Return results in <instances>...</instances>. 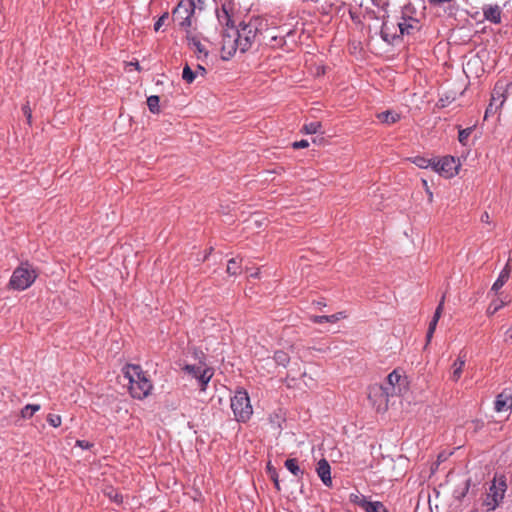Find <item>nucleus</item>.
Masks as SVG:
<instances>
[{
	"instance_id": "1",
	"label": "nucleus",
	"mask_w": 512,
	"mask_h": 512,
	"mask_svg": "<svg viewBox=\"0 0 512 512\" xmlns=\"http://www.w3.org/2000/svg\"><path fill=\"white\" fill-rule=\"evenodd\" d=\"M119 379L123 386L128 387L131 396L135 399L146 398L153 388L150 379L139 365L128 364L124 366Z\"/></svg>"
},
{
	"instance_id": "2",
	"label": "nucleus",
	"mask_w": 512,
	"mask_h": 512,
	"mask_svg": "<svg viewBox=\"0 0 512 512\" xmlns=\"http://www.w3.org/2000/svg\"><path fill=\"white\" fill-rule=\"evenodd\" d=\"M397 19L399 21L398 29L402 38H416L420 34L423 22L420 14L411 4H407L402 8Z\"/></svg>"
},
{
	"instance_id": "3",
	"label": "nucleus",
	"mask_w": 512,
	"mask_h": 512,
	"mask_svg": "<svg viewBox=\"0 0 512 512\" xmlns=\"http://www.w3.org/2000/svg\"><path fill=\"white\" fill-rule=\"evenodd\" d=\"M507 490L506 480L503 476L494 477L486 494L484 495L481 507L484 512H492L498 508L505 497Z\"/></svg>"
},
{
	"instance_id": "4",
	"label": "nucleus",
	"mask_w": 512,
	"mask_h": 512,
	"mask_svg": "<svg viewBox=\"0 0 512 512\" xmlns=\"http://www.w3.org/2000/svg\"><path fill=\"white\" fill-rule=\"evenodd\" d=\"M230 407L234 414L235 420L238 422H247L253 414V408L247 391L239 388L235 391L234 396L230 399Z\"/></svg>"
},
{
	"instance_id": "5",
	"label": "nucleus",
	"mask_w": 512,
	"mask_h": 512,
	"mask_svg": "<svg viewBox=\"0 0 512 512\" xmlns=\"http://www.w3.org/2000/svg\"><path fill=\"white\" fill-rule=\"evenodd\" d=\"M36 278L35 269L28 262H24L14 270L9 285L16 290H25L33 284Z\"/></svg>"
},
{
	"instance_id": "6",
	"label": "nucleus",
	"mask_w": 512,
	"mask_h": 512,
	"mask_svg": "<svg viewBox=\"0 0 512 512\" xmlns=\"http://www.w3.org/2000/svg\"><path fill=\"white\" fill-rule=\"evenodd\" d=\"M238 37V45L240 46V52L244 53L249 50L257 35V26L253 22H242L238 28H235Z\"/></svg>"
},
{
	"instance_id": "7",
	"label": "nucleus",
	"mask_w": 512,
	"mask_h": 512,
	"mask_svg": "<svg viewBox=\"0 0 512 512\" xmlns=\"http://www.w3.org/2000/svg\"><path fill=\"white\" fill-rule=\"evenodd\" d=\"M183 370L186 374L191 376L197 381L201 391L206 390V386L213 376V370L204 364L198 365H185Z\"/></svg>"
},
{
	"instance_id": "8",
	"label": "nucleus",
	"mask_w": 512,
	"mask_h": 512,
	"mask_svg": "<svg viewBox=\"0 0 512 512\" xmlns=\"http://www.w3.org/2000/svg\"><path fill=\"white\" fill-rule=\"evenodd\" d=\"M221 50L223 53V59L226 60L232 57L238 50L240 51L237 32L234 27L226 28L224 30L222 34Z\"/></svg>"
},
{
	"instance_id": "9",
	"label": "nucleus",
	"mask_w": 512,
	"mask_h": 512,
	"mask_svg": "<svg viewBox=\"0 0 512 512\" xmlns=\"http://www.w3.org/2000/svg\"><path fill=\"white\" fill-rule=\"evenodd\" d=\"M433 170L445 178H452L458 174L459 165L452 156H444L439 160L434 159Z\"/></svg>"
},
{
	"instance_id": "10",
	"label": "nucleus",
	"mask_w": 512,
	"mask_h": 512,
	"mask_svg": "<svg viewBox=\"0 0 512 512\" xmlns=\"http://www.w3.org/2000/svg\"><path fill=\"white\" fill-rule=\"evenodd\" d=\"M368 399L378 412L387 410L389 398L381 385L373 384L369 387Z\"/></svg>"
},
{
	"instance_id": "11",
	"label": "nucleus",
	"mask_w": 512,
	"mask_h": 512,
	"mask_svg": "<svg viewBox=\"0 0 512 512\" xmlns=\"http://www.w3.org/2000/svg\"><path fill=\"white\" fill-rule=\"evenodd\" d=\"M350 501L359 506L365 512H388L382 502L369 501L366 496L361 494H351Z\"/></svg>"
},
{
	"instance_id": "12",
	"label": "nucleus",
	"mask_w": 512,
	"mask_h": 512,
	"mask_svg": "<svg viewBox=\"0 0 512 512\" xmlns=\"http://www.w3.org/2000/svg\"><path fill=\"white\" fill-rule=\"evenodd\" d=\"M399 21L385 19L381 27V36L383 40L389 44L394 43L396 40L402 38L398 29Z\"/></svg>"
},
{
	"instance_id": "13",
	"label": "nucleus",
	"mask_w": 512,
	"mask_h": 512,
	"mask_svg": "<svg viewBox=\"0 0 512 512\" xmlns=\"http://www.w3.org/2000/svg\"><path fill=\"white\" fill-rule=\"evenodd\" d=\"M494 409L498 413L507 412L512 409V391L510 389H504L496 396Z\"/></svg>"
},
{
	"instance_id": "14",
	"label": "nucleus",
	"mask_w": 512,
	"mask_h": 512,
	"mask_svg": "<svg viewBox=\"0 0 512 512\" xmlns=\"http://www.w3.org/2000/svg\"><path fill=\"white\" fill-rule=\"evenodd\" d=\"M486 21L493 24H500L502 21V9L499 5H484L482 8Z\"/></svg>"
},
{
	"instance_id": "15",
	"label": "nucleus",
	"mask_w": 512,
	"mask_h": 512,
	"mask_svg": "<svg viewBox=\"0 0 512 512\" xmlns=\"http://www.w3.org/2000/svg\"><path fill=\"white\" fill-rule=\"evenodd\" d=\"M188 46L196 53L199 61L203 62L207 59L209 52L201 41L195 36H188Z\"/></svg>"
},
{
	"instance_id": "16",
	"label": "nucleus",
	"mask_w": 512,
	"mask_h": 512,
	"mask_svg": "<svg viewBox=\"0 0 512 512\" xmlns=\"http://www.w3.org/2000/svg\"><path fill=\"white\" fill-rule=\"evenodd\" d=\"M317 474L323 484L327 487L332 486V479H331V468L326 459H321L317 464Z\"/></svg>"
},
{
	"instance_id": "17",
	"label": "nucleus",
	"mask_w": 512,
	"mask_h": 512,
	"mask_svg": "<svg viewBox=\"0 0 512 512\" xmlns=\"http://www.w3.org/2000/svg\"><path fill=\"white\" fill-rule=\"evenodd\" d=\"M387 385H391L395 388H397L398 392L401 394L407 386V381L405 378L402 377L400 372L398 370H393L388 376H387Z\"/></svg>"
},
{
	"instance_id": "18",
	"label": "nucleus",
	"mask_w": 512,
	"mask_h": 512,
	"mask_svg": "<svg viewBox=\"0 0 512 512\" xmlns=\"http://www.w3.org/2000/svg\"><path fill=\"white\" fill-rule=\"evenodd\" d=\"M505 100V86L503 84L497 83L492 92L490 100V103L495 104V111H498L503 106Z\"/></svg>"
},
{
	"instance_id": "19",
	"label": "nucleus",
	"mask_w": 512,
	"mask_h": 512,
	"mask_svg": "<svg viewBox=\"0 0 512 512\" xmlns=\"http://www.w3.org/2000/svg\"><path fill=\"white\" fill-rule=\"evenodd\" d=\"M465 363H466L465 354H463V355L460 354L458 356V358L453 362V364L451 366L452 372H451V376H450V379L453 382H457L461 378Z\"/></svg>"
},
{
	"instance_id": "20",
	"label": "nucleus",
	"mask_w": 512,
	"mask_h": 512,
	"mask_svg": "<svg viewBox=\"0 0 512 512\" xmlns=\"http://www.w3.org/2000/svg\"><path fill=\"white\" fill-rule=\"evenodd\" d=\"M511 273V267L507 263L504 268L500 271L496 281L493 283L491 290L497 293L508 281Z\"/></svg>"
},
{
	"instance_id": "21",
	"label": "nucleus",
	"mask_w": 512,
	"mask_h": 512,
	"mask_svg": "<svg viewBox=\"0 0 512 512\" xmlns=\"http://www.w3.org/2000/svg\"><path fill=\"white\" fill-rule=\"evenodd\" d=\"M230 10H231V4H228L227 2H221V8L217 9V19L221 25L229 26L231 22L230 18Z\"/></svg>"
},
{
	"instance_id": "22",
	"label": "nucleus",
	"mask_w": 512,
	"mask_h": 512,
	"mask_svg": "<svg viewBox=\"0 0 512 512\" xmlns=\"http://www.w3.org/2000/svg\"><path fill=\"white\" fill-rule=\"evenodd\" d=\"M344 318H346L345 312H338V313H335L332 315H327V316H312L311 320L314 323L322 324L324 322L336 323L340 319H344Z\"/></svg>"
},
{
	"instance_id": "23",
	"label": "nucleus",
	"mask_w": 512,
	"mask_h": 512,
	"mask_svg": "<svg viewBox=\"0 0 512 512\" xmlns=\"http://www.w3.org/2000/svg\"><path fill=\"white\" fill-rule=\"evenodd\" d=\"M377 119L384 124H394L400 119V115L394 111L387 110L377 114Z\"/></svg>"
},
{
	"instance_id": "24",
	"label": "nucleus",
	"mask_w": 512,
	"mask_h": 512,
	"mask_svg": "<svg viewBox=\"0 0 512 512\" xmlns=\"http://www.w3.org/2000/svg\"><path fill=\"white\" fill-rule=\"evenodd\" d=\"M286 469L291 472L295 477L301 478L304 474V471L299 467L296 459L291 458L287 459L284 463Z\"/></svg>"
},
{
	"instance_id": "25",
	"label": "nucleus",
	"mask_w": 512,
	"mask_h": 512,
	"mask_svg": "<svg viewBox=\"0 0 512 512\" xmlns=\"http://www.w3.org/2000/svg\"><path fill=\"white\" fill-rule=\"evenodd\" d=\"M355 3L359 4L361 7L368 8L369 5H373L375 7L385 9L389 5V0H353Z\"/></svg>"
},
{
	"instance_id": "26",
	"label": "nucleus",
	"mask_w": 512,
	"mask_h": 512,
	"mask_svg": "<svg viewBox=\"0 0 512 512\" xmlns=\"http://www.w3.org/2000/svg\"><path fill=\"white\" fill-rule=\"evenodd\" d=\"M471 486V479H467L461 487L454 490L453 496L455 499L461 501L468 493Z\"/></svg>"
},
{
	"instance_id": "27",
	"label": "nucleus",
	"mask_w": 512,
	"mask_h": 512,
	"mask_svg": "<svg viewBox=\"0 0 512 512\" xmlns=\"http://www.w3.org/2000/svg\"><path fill=\"white\" fill-rule=\"evenodd\" d=\"M412 163L421 169H426L431 167L433 169L434 159H427L422 156H415L411 159Z\"/></svg>"
},
{
	"instance_id": "28",
	"label": "nucleus",
	"mask_w": 512,
	"mask_h": 512,
	"mask_svg": "<svg viewBox=\"0 0 512 512\" xmlns=\"http://www.w3.org/2000/svg\"><path fill=\"white\" fill-rule=\"evenodd\" d=\"M507 303H508V301L497 298L490 303V305L487 309V313L489 315H493L497 311H499L501 308H503L505 305H507Z\"/></svg>"
},
{
	"instance_id": "29",
	"label": "nucleus",
	"mask_w": 512,
	"mask_h": 512,
	"mask_svg": "<svg viewBox=\"0 0 512 512\" xmlns=\"http://www.w3.org/2000/svg\"><path fill=\"white\" fill-rule=\"evenodd\" d=\"M196 73L190 68L188 64H185L182 71V79L187 84H191L196 79Z\"/></svg>"
},
{
	"instance_id": "30",
	"label": "nucleus",
	"mask_w": 512,
	"mask_h": 512,
	"mask_svg": "<svg viewBox=\"0 0 512 512\" xmlns=\"http://www.w3.org/2000/svg\"><path fill=\"white\" fill-rule=\"evenodd\" d=\"M159 102L160 99L157 95H152L147 98V106L151 113L158 114L160 112Z\"/></svg>"
},
{
	"instance_id": "31",
	"label": "nucleus",
	"mask_w": 512,
	"mask_h": 512,
	"mask_svg": "<svg viewBox=\"0 0 512 512\" xmlns=\"http://www.w3.org/2000/svg\"><path fill=\"white\" fill-rule=\"evenodd\" d=\"M240 272H241L240 262L235 258L230 259L227 264V273L230 275H237Z\"/></svg>"
},
{
	"instance_id": "32",
	"label": "nucleus",
	"mask_w": 512,
	"mask_h": 512,
	"mask_svg": "<svg viewBox=\"0 0 512 512\" xmlns=\"http://www.w3.org/2000/svg\"><path fill=\"white\" fill-rule=\"evenodd\" d=\"M40 409L38 404H27L22 410L21 415L23 418H31L35 412Z\"/></svg>"
},
{
	"instance_id": "33",
	"label": "nucleus",
	"mask_w": 512,
	"mask_h": 512,
	"mask_svg": "<svg viewBox=\"0 0 512 512\" xmlns=\"http://www.w3.org/2000/svg\"><path fill=\"white\" fill-rule=\"evenodd\" d=\"M274 360L278 365L285 367L289 363V356L283 351H276L274 354Z\"/></svg>"
},
{
	"instance_id": "34",
	"label": "nucleus",
	"mask_w": 512,
	"mask_h": 512,
	"mask_svg": "<svg viewBox=\"0 0 512 512\" xmlns=\"http://www.w3.org/2000/svg\"><path fill=\"white\" fill-rule=\"evenodd\" d=\"M320 128H321V123L316 121V122H311L309 124L304 125L303 130L307 134H315L320 130Z\"/></svg>"
},
{
	"instance_id": "35",
	"label": "nucleus",
	"mask_w": 512,
	"mask_h": 512,
	"mask_svg": "<svg viewBox=\"0 0 512 512\" xmlns=\"http://www.w3.org/2000/svg\"><path fill=\"white\" fill-rule=\"evenodd\" d=\"M438 321L439 320H436V318H432V320L429 323L428 331H427V334H426V341L428 343H430V341H431V339L433 337V334L435 332V329H436Z\"/></svg>"
},
{
	"instance_id": "36",
	"label": "nucleus",
	"mask_w": 512,
	"mask_h": 512,
	"mask_svg": "<svg viewBox=\"0 0 512 512\" xmlns=\"http://www.w3.org/2000/svg\"><path fill=\"white\" fill-rule=\"evenodd\" d=\"M471 132H472V128H466V129L460 130L459 134H458L459 142L462 143L463 145H465Z\"/></svg>"
},
{
	"instance_id": "37",
	"label": "nucleus",
	"mask_w": 512,
	"mask_h": 512,
	"mask_svg": "<svg viewBox=\"0 0 512 512\" xmlns=\"http://www.w3.org/2000/svg\"><path fill=\"white\" fill-rule=\"evenodd\" d=\"M47 422L52 426V427H59L61 425V417L59 415H55V414H49L48 417H47Z\"/></svg>"
},
{
	"instance_id": "38",
	"label": "nucleus",
	"mask_w": 512,
	"mask_h": 512,
	"mask_svg": "<svg viewBox=\"0 0 512 512\" xmlns=\"http://www.w3.org/2000/svg\"><path fill=\"white\" fill-rule=\"evenodd\" d=\"M382 386V389L387 392V396L388 398L390 399V397H393L395 395H398L400 394L397 390V388L391 386V385H387V382L385 384H380Z\"/></svg>"
},
{
	"instance_id": "39",
	"label": "nucleus",
	"mask_w": 512,
	"mask_h": 512,
	"mask_svg": "<svg viewBox=\"0 0 512 512\" xmlns=\"http://www.w3.org/2000/svg\"><path fill=\"white\" fill-rule=\"evenodd\" d=\"M104 494L110 498L112 501L119 503L121 502V497L118 495V493L113 489L109 488L108 490H104Z\"/></svg>"
},
{
	"instance_id": "40",
	"label": "nucleus",
	"mask_w": 512,
	"mask_h": 512,
	"mask_svg": "<svg viewBox=\"0 0 512 512\" xmlns=\"http://www.w3.org/2000/svg\"><path fill=\"white\" fill-rule=\"evenodd\" d=\"M168 19V13H164L154 24V30L159 31L160 28L164 25L165 21Z\"/></svg>"
},
{
	"instance_id": "41",
	"label": "nucleus",
	"mask_w": 512,
	"mask_h": 512,
	"mask_svg": "<svg viewBox=\"0 0 512 512\" xmlns=\"http://www.w3.org/2000/svg\"><path fill=\"white\" fill-rule=\"evenodd\" d=\"M443 307H444V296L442 297V299L440 300V303L438 304L436 310H435V313L433 315V318H436V320H439L440 317H441V314H442V311H443Z\"/></svg>"
},
{
	"instance_id": "42",
	"label": "nucleus",
	"mask_w": 512,
	"mask_h": 512,
	"mask_svg": "<svg viewBox=\"0 0 512 512\" xmlns=\"http://www.w3.org/2000/svg\"><path fill=\"white\" fill-rule=\"evenodd\" d=\"M22 111L23 114L26 116L28 124H31L32 111L28 103L22 107Z\"/></svg>"
},
{
	"instance_id": "43",
	"label": "nucleus",
	"mask_w": 512,
	"mask_h": 512,
	"mask_svg": "<svg viewBox=\"0 0 512 512\" xmlns=\"http://www.w3.org/2000/svg\"><path fill=\"white\" fill-rule=\"evenodd\" d=\"M495 104L493 103H489L488 107L486 108V111H485V116L484 118L487 119L490 115H493L495 114L497 111H495Z\"/></svg>"
},
{
	"instance_id": "44",
	"label": "nucleus",
	"mask_w": 512,
	"mask_h": 512,
	"mask_svg": "<svg viewBox=\"0 0 512 512\" xmlns=\"http://www.w3.org/2000/svg\"><path fill=\"white\" fill-rule=\"evenodd\" d=\"M309 146V143L307 140H300L293 143V148L300 149V148H306Z\"/></svg>"
},
{
	"instance_id": "45",
	"label": "nucleus",
	"mask_w": 512,
	"mask_h": 512,
	"mask_svg": "<svg viewBox=\"0 0 512 512\" xmlns=\"http://www.w3.org/2000/svg\"><path fill=\"white\" fill-rule=\"evenodd\" d=\"M422 183H423V186H424V188H425V191H426V193H427V195H428V201H429V202H432V201H433V193H432V191L430 190V188H429V186H428L427 181H426L425 179H423V180H422Z\"/></svg>"
},
{
	"instance_id": "46",
	"label": "nucleus",
	"mask_w": 512,
	"mask_h": 512,
	"mask_svg": "<svg viewBox=\"0 0 512 512\" xmlns=\"http://www.w3.org/2000/svg\"><path fill=\"white\" fill-rule=\"evenodd\" d=\"M194 72L196 73V77H197V76H202V77H204V76H205V74H206V69H205V67H204L202 64H198V65L196 66V69L194 70Z\"/></svg>"
},
{
	"instance_id": "47",
	"label": "nucleus",
	"mask_w": 512,
	"mask_h": 512,
	"mask_svg": "<svg viewBox=\"0 0 512 512\" xmlns=\"http://www.w3.org/2000/svg\"><path fill=\"white\" fill-rule=\"evenodd\" d=\"M427 1L431 5L440 6V5H443V4H446V3H451L454 0H427Z\"/></svg>"
},
{
	"instance_id": "48",
	"label": "nucleus",
	"mask_w": 512,
	"mask_h": 512,
	"mask_svg": "<svg viewBox=\"0 0 512 512\" xmlns=\"http://www.w3.org/2000/svg\"><path fill=\"white\" fill-rule=\"evenodd\" d=\"M268 472L270 474L271 479L278 478V473L275 468H273L270 464L267 466Z\"/></svg>"
},
{
	"instance_id": "49",
	"label": "nucleus",
	"mask_w": 512,
	"mask_h": 512,
	"mask_svg": "<svg viewBox=\"0 0 512 512\" xmlns=\"http://www.w3.org/2000/svg\"><path fill=\"white\" fill-rule=\"evenodd\" d=\"M77 445L82 447V448H90V447H93V443H90L88 441H84V440H78L77 441Z\"/></svg>"
},
{
	"instance_id": "50",
	"label": "nucleus",
	"mask_w": 512,
	"mask_h": 512,
	"mask_svg": "<svg viewBox=\"0 0 512 512\" xmlns=\"http://www.w3.org/2000/svg\"><path fill=\"white\" fill-rule=\"evenodd\" d=\"M505 342H512V326L505 332Z\"/></svg>"
},
{
	"instance_id": "51",
	"label": "nucleus",
	"mask_w": 512,
	"mask_h": 512,
	"mask_svg": "<svg viewBox=\"0 0 512 512\" xmlns=\"http://www.w3.org/2000/svg\"><path fill=\"white\" fill-rule=\"evenodd\" d=\"M480 220H481V222H483V223H487V224H489V223H490V216H489V213H488V212H484V213L481 215Z\"/></svg>"
},
{
	"instance_id": "52",
	"label": "nucleus",
	"mask_w": 512,
	"mask_h": 512,
	"mask_svg": "<svg viewBox=\"0 0 512 512\" xmlns=\"http://www.w3.org/2000/svg\"><path fill=\"white\" fill-rule=\"evenodd\" d=\"M259 274H260V271H259V269H257L256 271L250 273L249 276L252 278H257V277H259Z\"/></svg>"
},
{
	"instance_id": "53",
	"label": "nucleus",
	"mask_w": 512,
	"mask_h": 512,
	"mask_svg": "<svg viewBox=\"0 0 512 512\" xmlns=\"http://www.w3.org/2000/svg\"><path fill=\"white\" fill-rule=\"evenodd\" d=\"M273 482H274L275 488L279 491L280 490L279 479L278 478H274Z\"/></svg>"
},
{
	"instance_id": "54",
	"label": "nucleus",
	"mask_w": 512,
	"mask_h": 512,
	"mask_svg": "<svg viewBox=\"0 0 512 512\" xmlns=\"http://www.w3.org/2000/svg\"><path fill=\"white\" fill-rule=\"evenodd\" d=\"M129 65H130V66L135 67V69H137V70H139V69H140V67H139V63H138V62H135V63L130 62V63H129Z\"/></svg>"
},
{
	"instance_id": "55",
	"label": "nucleus",
	"mask_w": 512,
	"mask_h": 512,
	"mask_svg": "<svg viewBox=\"0 0 512 512\" xmlns=\"http://www.w3.org/2000/svg\"><path fill=\"white\" fill-rule=\"evenodd\" d=\"M221 2H227L228 4H232V0H220Z\"/></svg>"
}]
</instances>
